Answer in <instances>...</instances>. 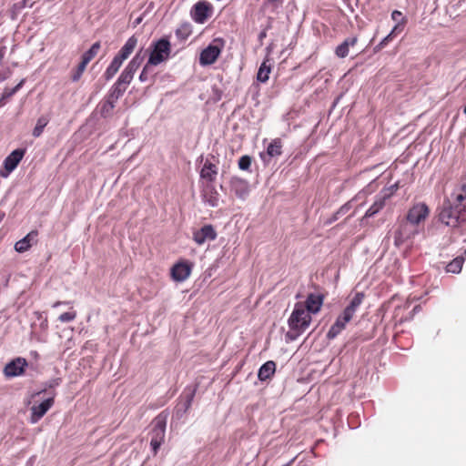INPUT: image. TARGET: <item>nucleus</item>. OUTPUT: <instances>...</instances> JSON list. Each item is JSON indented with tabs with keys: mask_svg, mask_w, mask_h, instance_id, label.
Instances as JSON below:
<instances>
[{
	"mask_svg": "<svg viewBox=\"0 0 466 466\" xmlns=\"http://www.w3.org/2000/svg\"><path fill=\"white\" fill-rule=\"evenodd\" d=\"M440 219L445 225L452 228L466 222V177L444 204L440 213Z\"/></svg>",
	"mask_w": 466,
	"mask_h": 466,
	"instance_id": "obj_1",
	"label": "nucleus"
},
{
	"mask_svg": "<svg viewBox=\"0 0 466 466\" xmlns=\"http://www.w3.org/2000/svg\"><path fill=\"white\" fill-rule=\"evenodd\" d=\"M311 322V315L309 311H306L303 303L299 302L295 304L294 309L289 319V326L294 338L304 332Z\"/></svg>",
	"mask_w": 466,
	"mask_h": 466,
	"instance_id": "obj_2",
	"label": "nucleus"
},
{
	"mask_svg": "<svg viewBox=\"0 0 466 466\" xmlns=\"http://www.w3.org/2000/svg\"><path fill=\"white\" fill-rule=\"evenodd\" d=\"M430 215V209L428 206L423 202H418L409 209L406 219L419 228L422 229L425 220Z\"/></svg>",
	"mask_w": 466,
	"mask_h": 466,
	"instance_id": "obj_3",
	"label": "nucleus"
},
{
	"mask_svg": "<svg viewBox=\"0 0 466 466\" xmlns=\"http://www.w3.org/2000/svg\"><path fill=\"white\" fill-rule=\"evenodd\" d=\"M222 39L217 38L212 41L201 53L199 63L201 66H209L216 62L223 48Z\"/></svg>",
	"mask_w": 466,
	"mask_h": 466,
	"instance_id": "obj_4",
	"label": "nucleus"
},
{
	"mask_svg": "<svg viewBox=\"0 0 466 466\" xmlns=\"http://www.w3.org/2000/svg\"><path fill=\"white\" fill-rule=\"evenodd\" d=\"M420 231V228L406 219L395 232L394 244L399 247L404 242L412 239Z\"/></svg>",
	"mask_w": 466,
	"mask_h": 466,
	"instance_id": "obj_5",
	"label": "nucleus"
},
{
	"mask_svg": "<svg viewBox=\"0 0 466 466\" xmlns=\"http://www.w3.org/2000/svg\"><path fill=\"white\" fill-rule=\"evenodd\" d=\"M153 424L154 427L151 431L150 445L154 453L156 454L165 439L166 417H163L162 415L157 416L154 420Z\"/></svg>",
	"mask_w": 466,
	"mask_h": 466,
	"instance_id": "obj_6",
	"label": "nucleus"
},
{
	"mask_svg": "<svg viewBox=\"0 0 466 466\" xmlns=\"http://www.w3.org/2000/svg\"><path fill=\"white\" fill-rule=\"evenodd\" d=\"M170 53V44L166 39H160L155 45L148 59V64L157 66L167 59Z\"/></svg>",
	"mask_w": 466,
	"mask_h": 466,
	"instance_id": "obj_7",
	"label": "nucleus"
},
{
	"mask_svg": "<svg viewBox=\"0 0 466 466\" xmlns=\"http://www.w3.org/2000/svg\"><path fill=\"white\" fill-rule=\"evenodd\" d=\"M54 398L50 397L42 400L40 403H33L30 408V422L33 424L38 422L51 409V407L54 405Z\"/></svg>",
	"mask_w": 466,
	"mask_h": 466,
	"instance_id": "obj_8",
	"label": "nucleus"
},
{
	"mask_svg": "<svg viewBox=\"0 0 466 466\" xmlns=\"http://www.w3.org/2000/svg\"><path fill=\"white\" fill-rule=\"evenodd\" d=\"M27 362L24 358H16L8 362L5 369L4 373L7 378L17 377L23 374Z\"/></svg>",
	"mask_w": 466,
	"mask_h": 466,
	"instance_id": "obj_9",
	"label": "nucleus"
},
{
	"mask_svg": "<svg viewBox=\"0 0 466 466\" xmlns=\"http://www.w3.org/2000/svg\"><path fill=\"white\" fill-rule=\"evenodd\" d=\"M216 238L217 232L212 225H205L193 233V239L198 245H203L208 240H215Z\"/></svg>",
	"mask_w": 466,
	"mask_h": 466,
	"instance_id": "obj_10",
	"label": "nucleus"
},
{
	"mask_svg": "<svg viewBox=\"0 0 466 466\" xmlns=\"http://www.w3.org/2000/svg\"><path fill=\"white\" fill-rule=\"evenodd\" d=\"M210 5L205 1L198 2L191 11V15L197 23H204L210 15Z\"/></svg>",
	"mask_w": 466,
	"mask_h": 466,
	"instance_id": "obj_11",
	"label": "nucleus"
},
{
	"mask_svg": "<svg viewBox=\"0 0 466 466\" xmlns=\"http://www.w3.org/2000/svg\"><path fill=\"white\" fill-rule=\"evenodd\" d=\"M201 195L203 201L208 204L210 207L215 208L218 206L219 193L213 184L207 183L205 186H203Z\"/></svg>",
	"mask_w": 466,
	"mask_h": 466,
	"instance_id": "obj_12",
	"label": "nucleus"
},
{
	"mask_svg": "<svg viewBox=\"0 0 466 466\" xmlns=\"http://www.w3.org/2000/svg\"><path fill=\"white\" fill-rule=\"evenodd\" d=\"M391 193L387 189L380 192L374 201V203L366 211L365 217L370 218L377 214L385 206L386 200L390 198Z\"/></svg>",
	"mask_w": 466,
	"mask_h": 466,
	"instance_id": "obj_13",
	"label": "nucleus"
},
{
	"mask_svg": "<svg viewBox=\"0 0 466 466\" xmlns=\"http://www.w3.org/2000/svg\"><path fill=\"white\" fill-rule=\"evenodd\" d=\"M24 155V149H15L5 159L4 166L7 173L3 175L4 177H7L9 173L15 169L19 162L22 160Z\"/></svg>",
	"mask_w": 466,
	"mask_h": 466,
	"instance_id": "obj_14",
	"label": "nucleus"
},
{
	"mask_svg": "<svg viewBox=\"0 0 466 466\" xmlns=\"http://www.w3.org/2000/svg\"><path fill=\"white\" fill-rule=\"evenodd\" d=\"M190 272L191 268L186 262H179L172 267L171 277L175 281L182 282L189 277Z\"/></svg>",
	"mask_w": 466,
	"mask_h": 466,
	"instance_id": "obj_15",
	"label": "nucleus"
},
{
	"mask_svg": "<svg viewBox=\"0 0 466 466\" xmlns=\"http://www.w3.org/2000/svg\"><path fill=\"white\" fill-rule=\"evenodd\" d=\"M230 187L235 195L244 199L249 193V186L244 179L233 177L230 181Z\"/></svg>",
	"mask_w": 466,
	"mask_h": 466,
	"instance_id": "obj_16",
	"label": "nucleus"
},
{
	"mask_svg": "<svg viewBox=\"0 0 466 466\" xmlns=\"http://www.w3.org/2000/svg\"><path fill=\"white\" fill-rule=\"evenodd\" d=\"M303 304L306 311H309L310 315L316 314L319 311L323 304V297L319 294L311 293L308 296L306 302Z\"/></svg>",
	"mask_w": 466,
	"mask_h": 466,
	"instance_id": "obj_17",
	"label": "nucleus"
},
{
	"mask_svg": "<svg viewBox=\"0 0 466 466\" xmlns=\"http://www.w3.org/2000/svg\"><path fill=\"white\" fill-rule=\"evenodd\" d=\"M350 320L351 319L342 312V314L337 318L335 323L330 327L327 335L328 338H336L346 328L347 324Z\"/></svg>",
	"mask_w": 466,
	"mask_h": 466,
	"instance_id": "obj_18",
	"label": "nucleus"
},
{
	"mask_svg": "<svg viewBox=\"0 0 466 466\" xmlns=\"http://www.w3.org/2000/svg\"><path fill=\"white\" fill-rule=\"evenodd\" d=\"M218 175V167L211 163L210 161L207 160L201 170H200V177L207 181V183L212 184Z\"/></svg>",
	"mask_w": 466,
	"mask_h": 466,
	"instance_id": "obj_19",
	"label": "nucleus"
},
{
	"mask_svg": "<svg viewBox=\"0 0 466 466\" xmlns=\"http://www.w3.org/2000/svg\"><path fill=\"white\" fill-rule=\"evenodd\" d=\"M282 143L279 138L273 139L267 147L265 155L261 154V157L265 162L269 161V158L279 157L282 153Z\"/></svg>",
	"mask_w": 466,
	"mask_h": 466,
	"instance_id": "obj_20",
	"label": "nucleus"
},
{
	"mask_svg": "<svg viewBox=\"0 0 466 466\" xmlns=\"http://www.w3.org/2000/svg\"><path fill=\"white\" fill-rule=\"evenodd\" d=\"M364 294L362 292H357L350 299L349 305L345 308L343 310V313L350 317L351 319L357 311V309L360 308V306L362 304L364 299Z\"/></svg>",
	"mask_w": 466,
	"mask_h": 466,
	"instance_id": "obj_21",
	"label": "nucleus"
},
{
	"mask_svg": "<svg viewBox=\"0 0 466 466\" xmlns=\"http://www.w3.org/2000/svg\"><path fill=\"white\" fill-rule=\"evenodd\" d=\"M36 236H37V232L36 231L29 232L25 238H23L22 239L18 240L15 244V251H17L19 253H23V252L27 251L31 248V246H32L33 242L35 241Z\"/></svg>",
	"mask_w": 466,
	"mask_h": 466,
	"instance_id": "obj_22",
	"label": "nucleus"
},
{
	"mask_svg": "<svg viewBox=\"0 0 466 466\" xmlns=\"http://www.w3.org/2000/svg\"><path fill=\"white\" fill-rule=\"evenodd\" d=\"M358 42L356 36L346 38L339 46L335 49V54L339 58H344L349 55L350 47L354 46Z\"/></svg>",
	"mask_w": 466,
	"mask_h": 466,
	"instance_id": "obj_23",
	"label": "nucleus"
},
{
	"mask_svg": "<svg viewBox=\"0 0 466 466\" xmlns=\"http://www.w3.org/2000/svg\"><path fill=\"white\" fill-rule=\"evenodd\" d=\"M100 49V43L96 42L92 45V46L84 53L82 56V61L80 63V73H83L87 66V64L97 55Z\"/></svg>",
	"mask_w": 466,
	"mask_h": 466,
	"instance_id": "obj_24",
	"label": "nucleus"
},
{
	"mask_svg": "<svg viewBox=\"0 0 466 466\" xmlns=\"http://www.w3.org/2000/svg\"><path fill=\"white\" fill-rule=\"evenodd\" d=\"M137 45V38L135 35L129 37L116 55L124 61L133 53Z\"/></svg>",
	"mask_w": 466,
	"mask_h": 466,
	"instance_id": "obj_25",
	"label": "nucleus"
},
{
	"mask_svg": "<svg viewBox=\"0 0 466 466\" xmlns=\"http://www.w3.org/2000/svg\"><path fill=\"white\" fill-rule=\"evenodd\" d=\"M276 364L272 360H268L264 363L258 370V377L263 381L271 378V376L275 373Z\"/></svg>",
	"mask_w": 466,
	"mask_h": 466,
	"instance_id": "obj_26",
	"label": "nucleus"
},
{
	"mask_svg": "<svg viewBox=\"0 0 466 466\" xmlns=\"http://www.w3.org/2000/svg\"><path fill=\"white\" fill-rule=\"evenodd\" d=\"M123 62V59L116 56L104 73L105 78L106 80H110L111 78H113V76L117 73V71L121 67Z\"/></svg>",
	"mask_w": 466,
	"mask_h": 466,
	"instance_id": "obj_27",
	"label": "nucleus"
},
{
	"mask_svg": "<svg viewBox=\"0 0 466 466\" xmlns=\"http://www.w3.org/2000/svg\"><path fill=\"white\" fill-rule=\"evenodd\" d=\"M143 60L144 56L141 55L140 51L131 59V61L128 63V65L123 71L130 75V76L134 77L136 71L139 68Z\"/></svg>",
	"mask_w": 466,
	"mask_h": 466,
	"instance_id": "obj_28",
	"label": "nucleus"
},
{
	"mask_svg": "<svg viewBox=\"0 0 466 466\" xmlns=\"http://www.w3.org/2000/svg\"><path fill=\"white\" fill-rule=\"evenodd\" d=\"M143 60L144 56L141 55L140 51L131 59V61L128 63V65L123 71L130 75V76L134 77L136 71L139 68Z\"/></svg>",
	"mask_w": 466,
	"mask_h": 466,
	"instance_id": "obj_29",
	"label": "nucleus"
},
{
	"mask_svg": "<svg viewBox=\"0 0 466 466\" xmlns=\"http://www.w3.org/2000/svg\"><path fill=\"white\" fill-rule=\"evenodd\" d=\"M126 89V86L119 85V83L116 82L110 89L108 99L116 102L117 99L124 94Z\"/></svg>",
	"mask_w": 466,
	"mask_h": 466,
	"instance_id": "obj_30",
	"label": "nucleus"
},
{
	"mask_svg": "<svg viewBox=\"0 0 466 466\" xmlns=\"http://www.w3.org/2000/svg\"><path fill=\"white\" fill-rule=\"evenodd\" d=\"M48 121H49L48 118L45 116H42L37 119L36 125H35V128L33 129V133H32L35 137H38L41 136V134L44 131V128L48 124Z\"/></svg>",
	"mask_w": 466,
	"mask_h": 466,
	"instance_id": "obj_31",
	"label": "nucleus"
},
{
	"mask_svg": "<svg viewBox=\"0 0 466 466\" xmlns=\"http://www.w3.org/2000/svg\"><path fill=\"white\" fill-rule=\"evenodd\" d=\"M269 73H270V66H268L266 62H263L258 71L257 79L259 82L265 83L268 80Z\"/></svg>",
	"mask_w": 466,
	"mask_h": 466,
	"instance_id": "obj_32",
	"label": "nucleus"
},
{
	"mask_svg": "<svg viewBox=\"0 0 466 466\" xmlns=\"http://www.w3.org/2000/svg\"><path fill=\"white\" fill-rule=\"evenodd\" d=\"M463 258L461 257H458L447 265L446 270L451 273H459L461 270Z\"/></svg>",
	"mask_w": 466,
	"mask_h": 466,
	"instance_id": "obj_33",
	"label": "nucleus"
},
{
	"mask_svg": "<svg viewBox=\"0 0 466 466\" xmlns=\"http://www.w3.org/2000/svg\"><path fill=\"white\" fill-rule=\"evenodd\" d=\"M25 80H21L15 87L13 88H5L2 93L1 98L5 101L14 96L24 85Z\"/></svg>",
	"mask_w": 466,
	"mask_h": 466,
	"instance_id": "obj_34",
	"label": "nucleus"
},
{
	"mask_svg": "<svg viewBox=\"0 0 466 466\" xmlns=\"http://www.w3.org/2000/svg\"><path fill=\"white\" fill-rule=\"evenodd\" d=\"M115 104L116 102L110 100V99H106L101 106L100 107V113H101V116L106 117L108 115H110V113L112 112L113 108L115 107Z\"/></svg>",
	"mask_w": 466,
	"mask_h": 466,
	"instance_id": "obj_35",
	"label": "nucleus"
},
{
	"mask_svg": "<svg viewBox=\"0 0 466 466\" xmlns=\"http://www.w3.org/2000/svg\"><path fill=\"white\" fill-rule=\"evenodd\" d=\"M76 318V312L75 310H70V311L61 314L58 317V320L61 322H70V321H73Z\"/></svg>",
	"mask_w": 466,
	"mask_h": 466,
	"instance_id": "obj_36",
	"label": "nucleus"
},
{
	"mask_svg": "<svg viewBox=\"0 0 466 466\" xmlns=\"http://www.w3.org/2000/svg\"><path fill=\"white\" fill-rule=\"evenodd\" d=\"M251 165V158L248 156H242L238 160V167L242 170H248Z\"/></svg>",
	"mask_w": 466,
	"mask_h": 466,
	"instance_id": "obj_37",
	"label": "nucleus"
},
{
	"mask_svg": "<svg viewBox=\"0 0 466 466\" xmlns=\"http://www.w3.org/2000/svg\"><path fill=\"white\" fill-rule=\"evenodd\" d=\"M132 79H133V77L130 76V75L122 71V73L120 74L116 82L119 83V85H122V86L127 87V86L130 84Z\"/></svg>",
	"mask_w": 466,
	"mask_h": 466,
	"instance_id": "obj_38",
	"label": "nucleus"
},
{
	"mask_svg": "<svg viewBox=\"0 0 466 466\" xmlns=\"http://www.w3.org/2000/svg\"><path fill=\"white\" fill-rule=\"evenodd\" d=\"M34 314L37 318V319L40 320V329L42 330H46L48 328V323L46 317L44 316V313L40 311H35Z\"/></svg>",
	"mask_w": 466,
	"mask_h": 466,
	"instance_id": "obj_39",
	"label": "nucleus"
},
{
	"mask_svg": "<svg viewBox=\"0 0 466 466\" xmlns=\"http://www.w3.org/2000/svg\"><path fill=\"white\" fill-rule=\"evenodd\" d=\"M352 202L353 200L346 203L345 205H343L339 210L338 212L334 215V218H333V221L338 219V217L339 215H345L350 208H351V206H352Z\"/></svg>",
	"mask_w": 466,
	"mask_h": 466,
	"instance_id": "obj_40",
	"label": "nucleus"
},
{
	"mask_svg": "<svg viewBox=\"0 0 466 466\" xmlns=\"http://www.w3.org/2000/svg\"><path fill=\"white\" fill-rule=\"evenodd\" d=\"M403 24L404 23H397V25L392 28L390 34L394 37L400 33H401L404 27Z\"/></svg>",
	"mask_w": 466,
	"mask_h": 466,
	"instance_id": "obj_41",
	"label": "nucleus"
},
{
	"mask_svg": "<svg viewBox=\"0 0 466 466\" xmlns=\"http://www.w3.org/2000/svg\"><path fill=\"white\" fill-rule=\"evenodd\" d=\"M393 38V36L389 34L388 35H386L381 41L380 43L377 46V49H381L383 48L390 41H391Z\"/></svg>",
	"mask_w": 466,
	"mask_h": 466,
	"instance_id": "obj_42",
	"label": "nucleus"
},
{
	"mask_svg": "<svg viewBox=\"0 0 466 466\" xmlns=\"http://www.w3.org/2000/svg\"><path fill=\"white\" fill-rule=\"evenodd\" d=\"M150 66V64H148V62L147 63V65L144 66L140 76H139V80L141 82H145L147 80V69H148V66Z\"/></svg>",
	"mask_w": 466,
	"mask_h": 466,
	"instance_id": "obj_43",
	"label": "nucleus"
},
{
	"mask_svg": "<svg viewBox=\"0 0 466 466\" xmlns=\"http://www.w3.org/2000/svg\"><path fill=\"white\" fill-rule=\"evenodd\" d=\"M391 18L400 23V20H402L403 21V18H402V14L401 12L398 11V10H394L392 13H391Z\"/></svg>",
	"mask_w": 466,
	"mask_h": 466,
	"instance_id": "obj_44",
	"label": "nucleus"
},
{
	"mask_svg": "<svg viewBox=\"0 0 466 466\" xmlns=\"http://www.w3.org/2000/svg\"><path fill=\"white\" fill-rule=\"evenodd\" d=\"M42 393H43V391H42V390H40V391H37V392H35V393L31 394V396H30L29 400H27V403H28V404L33 403V401H35V400L36 398H38Z\"/></svg>",
	"mask_w": 466,
	"mask_h": 466,
	"instance_id": "obj_45",
	"label": "nucleus"
},
{
	"mask_svg": "<svg viewBox=\"0 0 466 466\" xmlns=\"http://www.w3.org/2000/svg\"><path fill=\"white\" fill-rule=\"evenodd\" d=\"M82 74H83V73H80V65H79V66H78V68H77V72H76V74H75V75L73 76V77H72L73 81H77V80L80 78V76H81V75H82Z\"/></svg>",
	"mask_w": 466,
	"mask_h": 466,
	"instance_id": "obj_46",
	"label": "nucleus"
},
{
	"mask_svg": "<svg viewBox=\"0 0 466 466\" xmlns=\"http://www.w3.org/2000/svg\"><path fill=\"white\" fill-rule=\"evenodd\" d=\"M69 304H71V302H69V301H56V302H55V303L52 305V307H53V308H56V307H58V306H60V305H69Z\"/></svg>",
	"mask_w": 466,
	"mask_h": 466,
	"instance_id": "obj_47",
	"label": "nucleus"
},
{
	"mask_svg": "<svg viewBox=\"0 0 466 466\" xmlns=\"http://www.w3.org/2000/svg\"><path fill=\"white\" fill-rule=\"evenodd\" d=\"M192 399H193L192 395L187 398V400L185 403V410H187L190 407Z\"/></svg>",
	"mask_w": 466,
	"mask_h": 466,
	"instance_id": "obj_48",
	"label": "nucleus"
},
{
	"mask_svg": "<svg viewBox=\"0 0 466 466\" xmlns=\"http://www.w3.org/2000/svg\"><path fill=\"white\" fill-rule=\"evenodd\" d=\"M4 218H5V213L0 211V223L3 221Z\"/></svg>",
	"mask_w": 466,
	"mask_h": 466,
	"instance_id": "obj_49",
	"label": "nucleus"
},
{
	"mask_svg": "<svg viewBox=\"0 0 466 466\" xmlns=\"http://www.w3.org/2000/svg\"><path fill=\"white\" fill-rule=\"evenodd\" d=\"M5 104V101L0 97V108Z\"/></svg>",
	"mask_w": 466,
	"mask_h": 466,
	"instance_id": "obj_50",
	"label": "nucleus"
},
{
	"mask_svg": "<svg viewBox=\"0 0 466 466\" xmlns=\"http://www.w3.org/2000/svg\"><path fill=\"white\" fill-rule=\"evenodd\" d=\"M365 193L364 192H360L358 194V196L356 197V199H359L361 198L362 195H364Z\"/></svg>",
	"mask_w": 466,
	"mask_h": 466,
	"instance_id": "obj_51",
	"label": "nucleus"
},
{
	"mask_svg": "<svg viewBox=\"0 0 466 466\" xmlns=\"http://www.w3.org/2000/svg\"><path fill=\"white\" fill-rule=\"evenodd\" d=\"M141 21V18L137 19V24H139Z\"/></svg>",
	"mask_w": 466,
	"mask_h": 466,
	"instance_id": "obj_52",
	"label": "nucleus"
}]
</instances>
